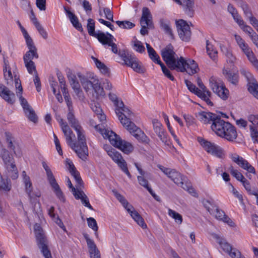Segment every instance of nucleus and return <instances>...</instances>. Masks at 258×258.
Wrapping results in <instances>:
<instances>
[{
  "label": "nucleus",
  "instance_id": "nucleus-57",
  "mask_svg": "<svg viewBox=\"0 0 258 258\" xmlns=\"http://www.w3.org/2000/svg\"><path fill=\"white\" fill-rule=\"evenodd\" d=\"M181 187L184 190L188 191V192L193 197L196 198L198 197V193L197 192L195 188L191 186L190 183L186 182L185 183H184V185H183V186Z\"/></svg>",
  "mask_w": 258,
  "mask_h": 258
},
{
  "label": "nucleus",
  "instance_id": "nucleus-24",
  "mask_svg": "<svg viewBox=\"0 0 258 258\" xmlns=\"http://www.w3.org/2000/svg\"><path fill=\"white\" fill-rule=\"evenodd\" d=\"M197 117L203 123L207 124L213 122L217 119H219V117L217 114L206 111H201L198 113Z\"/></svg>",
  "mask_w": 258,
  "mask_h": 258
},
{
  "label": "nucleus",
  "instance_id": "nucleus-46",
  "mask_svg": "<svg viewBox=\"0 0 258 258\" xmlns=\"http://www.w3.org/2000/svg\"><path fill=\"white\" fill-rule=\"evenodd\" d=\"M168 214L170 217L174 219L176 223L180 224L182 222V216L175 211L171 209H168Z\"/></svg>",
  "mask_w": 258,
  "mask_h": 258
},
{
  "label": "nucleus",
  "instance_id": "nucleus-37",
  "mask_svg": "<svg viewBox=\"0 0 258 258\" xmlns=\"http://www.w3.org/2000/svg\"><path fill=\"white\" fill-rule=\"evenodd\" d=\"M220 48L222 53L226 56L227 61L231 63H233L236 60V58L232 54L231 51L224 45H220Z\"/></svg>",
  "mask_w": 258,
  "mask_h": 258
},
{
  "label": "nucleus",
  "instance_id": "nucleus-19",
  "mask_svg": "<svg viewBox=\"0 0 258 258\" xmlns=\"http://www.w3.org/2000/svg\"><path fill=\"white\" fill-rule=\"evenodd\" d=\"M5 137L8 148L12 151L16 156L20 157L22 155L21 149L15 142L12 135L9 132H6Z\"/></svg>",
  "mask_w": 258,
  "mask_h": 258
},
{
  "label": "nucleus",
  "instance_id": "nucleus-14",
  "mask_svg": "<svg viewBox=\"0 0 258 258\" xmlns=\"http://www.w3.org/2000/svg\"><path fill=\"white\" fill-rule=\"evenodd\" d=\"M176 27L180 38L183 41H188L190 39L191 31L186 21L182 19L176 21Z\"/></svg>",
  "mask_w": 258,
  "mask_h": 258
},
{
  "label": "nucleus",
  "instance_id": "nucleus-55",
  "mask_svg": "<svg viewBox=\"0 0 258 258\" xmlns=\"http://www.w3.org/2000/svg\"><path fill=\"white\" fill-rule=\"evenodd\" d=\"M248 91L258 99V84L250 83L248 87Z\"/></svg>",
  "mask_w": 258,
  "mask_h": 258
},
{
  "label": "nucleus",
  "instance_id": "nucleus-33",
  "mask_svg": "<svg viewBox=\"0 0 258 258\" xmlns=\"http://www.w3.org/2000/svg\"><path fill=\"white\" fill-rule=\"evenodd\" d=\"M223 74L227 80L233 85H236L238 82V74L237 72H231L227 69H223Z\"/></svg>",
  "mask_w": 258,
  "mask_h": 258
},
{
  "label": "nucleus",
  "instance_id": "nucleus-17",
  "mask_svg": "<svg viewBox=\"0 0 258 258\" xmlns=\"http://www.w3.org/2000/svg\"><path fill=\"white\" fill-rule=\"evenodd\" d=\"M230 158L233 162L236 163L240 168L247 171L248 173L254 174V168L245 159L237 154H232Z\"/></svg>",
  "mask_w": 258,
  "mask_h": 258
},
{
  "label": "nucleus",
  "instance_id": "nucleus-8",
  "mask_svg": "<svg viewBox=\"0 0 258 258\" xmlns=\"http://www.w3.org/2000/svg\"><path fill=\"white\" fill-rule=\"evenodd\" d=\"M34 233L38 247L45 258H52L50 251L48 246V242L40 225L35 224Z\"/></svg>",
  "mask_w": 258,
  "mask_h": 258
},
{
  "label": "nucleus",
  "instance_id": "nucleus-23",
  "mask_svg": "<svg viewBox=\"0 0 258 258\" xmlns=\"http://www.w3.org/2000/svg\"><path fill=\"white\" fill-rule=\"evenodd\" d=\"M84 237L86 240L90 258H101L100 252L94 241L89 238L87 234H84Z\"/></svg>",
  "mask_w": 258,
  "mask_h": 258
},
{
  "label": "nucleus",
  "instance_id": "nucleus-54",
  "mask_svg": "<svg viewBox=\"0 0 258 258\" xmlns=\"http://www.w3.org/2000/svg\"><path fill=\"white\" fill-rule=\"evenodd\" d=\"M116 24L122 29H131L135 27V25L128 21H116Z\"/></svg>",
  "mask_w": 258,
  "mask_h": 258
},
{
  "label": "nucleus",
  "instance_id": "nucleus-9",
  "mask_svg": "<svg viewBox=\"0 0 258 258\" xmlns=\"http://www.w3.org/2000/svg\"><path fill=\"white\" fill-rule=\"evenodd\" d=\"M209 83L211 89L222 99L225 100L228 98L229 90L225 87L222 80L212 77L209 80Z\"/></svg>",
  "mask_w": 258,
  "mask_h": 258
},
{
  "label": "nucleus",
  "instance_id": "nucleus-28",
  "mask_svg": "<svg viewBox=\"0 0 258 258\" xmlns=\"http://www.w3.org/2000/svg\"><path fill=\"white\" fill-rule=\"evenodd\" d=\"M197 84L200 88L202 94L203 95L202 96V99L204 100L207 104L212 105L213 103L210 99V97L211 96V93L204 85L202 80L200 78L197 79Z\"/></svg>",
  "mask_w": 258,
  "mask_h": 258
},
{
  "label": "nucleus",
  "instance_id": "nucleus-12",
  "mask_svg": "<svg viewBox=\"0 0 258 258\" xmlns=\"http://www.w3.org/2000/svg\"><path fill=\"white\" fill-rule=\"evenodd\" d=\"M152 16L149 9L147 7H144L142 9V15L140 20L142 28L140 33L142 35L148 34V31L147 28H153Z\"/></svg>",
  "mask_w": 258,
  "mask_h": 258
},
{
  "label": "nucleus",
  "instance_id": "nucleus-21",
  "mask_svg": "<svg viewBox=\"0 0 258 258\" xmlns=\"http://www.w3.org/2000/svg\"><path fill=\"white\" fill-rule=\"evenodd\" d=\"M178 4L182 6L184 13L190 17H192L195 13L194 0H174Z\"/></svg>",
  "mask_w": 258,
  "mask_h": 258
},
{
  "label": "nucleus",
  "instance_id": "nucleus-47",
  "mask_svg": "<svg viewBox=\"0 0 258 258\" xmlns=\"http://www.w3.org/2000/svg\"><path fill=\"white\" fill-rule=\"evenodd\" d=\"M22 176L23 177V182L25 184L26 192H28L29 193L30 191V188L32 187V184L30 181V178L29 176L27 175L26 172L25 171L22 172Z\"/></svg>",
  "mask_w": 258,
  "mask_h": 258
},
{
  "label": "nucleus",
  "instance_id": "nucleus-49",
  "mask_svg": "<svg viewBox=\"0 0 258 258\" xmlns=\"http://www.w3.org/2000/svg\"><path fill=\"white\" fill-rule=\"evenodd\" d=\"M87 27L89 34L92 36L95 37L97 33L95 32V22L92 19L89 18L88 20Z\"/></svg>",
  "mask_w": 258,
  "mask_h": 258
},
{
  "label": "nucleus",
  "instance_id": "nucleus-32",
  "mask_svg": "<svg viewBox=\"0 0 258 258\" xmlns=\"http://www.w3.org/2000/svg\"><path fill=\"white\" fill-rule=\"evenodd\" d=\"M74 197L77 200H81L82 204H83L84 206L88 208L90 210H93L92 206L89 203L87 196L85 194L83 191L77 189V192L75 193Z\"/></svg>",
  "mask_w": 258,
  "mask_h": 258
},
{
  "label": "nucleus",
  "instance_id": "nucleus-42",
  "mask_svg": "<svg viewBox=\"0 0 258 258\" xmlns=\"http://www.w3.org/2000/svg\"><path fill=\"white\" fill-rule=\"evenodd\" d=\"M131 216L133 219L137 222V223L143 229L147 227V225L145 223L143 218L141 216V215L138 213L137 211H133V213H132Z\"/></svg>",
  "mask_w": 258,
  "mask_h": 258
},
{
  "label": "nucleus",
  "instance_id": "nucleus-53",
  "mask_svg": "<svg viewBox=\"0 0 258 258\" xmlns=\"http://www.w3.org/2000/svg\"><path fill=\"white\" fill-rule=\"evenodd\" d=\"M88 226L95 232V235L98 236L97 230L98 227L96 220L94 218L90 217L87 218Z\"/></svg>",
  "mask_w": 258,
  "mask_h": 258
},
{
  "label": "nucleus",
  "instance_id": "nucleus-56",
  "mask_svg": "<svg viewBox=\"0 0 258 258\" xmlns=\"http://www.w3.org/2000/svg\"><path fill=\"white\" fill-rule=\"evenodd\" d=\"M202 204L204 207L211 214H214V211L215 206L209 200L203 199L202 200Z\"/></svg>",
  "mask_w": 258,
  "mask_h": 258
},
{
  "label": "nucleus",
  "instance_id": "nucleus-50",
  "mask_svg": "<svg viewBox=\"0 0 258 258\" xmlns=\"http://www.w3.org/2000/svg\"><path fill=\"white\" fill-rule=\"evenodd\" d=\"M28 195L29 199L31 203H34L37 201V199L41 196V192L39 190H36L34 191H32V187L30 188V191L29 193L26 192Z\"/></svg>",
  "mask_w": 258,
  "mask_h": 258
},
{
  "label": "nucleus",
  "instance_id": "nucleus-10",
  "mask_svg": "<svg viewBox=\"0 0 258 258\" xmlns=\"http://www.w3.org/2000/svg\"><path fill=\"white\" fill-rule=\"evenodd\" d=\"M42 166L45 170L46 174L47 175V180L49 181L50 185L53 189V191L55 194L56 197L59 200L62 202H65L64 196L59 186L56 182L55 178L51 171L49 167L47 165L46 163L44 161L42 162Z\"/></svg>",
  "mask_w": 258,
  "mask_h": 258
},
{
  "label": "nucleus",
  "instance_id": "nucleus-52",
  "mask_svg": "<svg viewBox=\"0 0 258 258\" xmlns=\"http://www.w3.org/2000/svg\"><path fill=\"white\" fill-rule=\"evenodd\" d=\"M93 58L96 67L102 74H107L108 73V69L103 63L96 58L93 57Z\"/></svg>",
  "mask_w": 258,
  "mask_h": 258
},
{
  "label": "nucleus",
  "instance_id": "nucleus-30",
  "mask_svg": "<svg viewBox=\"0 0 258 258\" xmlns=\"http://www.w3.org/2000/svg\"><path fill=\"white\" fill-rule=\"evenodd\" d=\"M95 37L104 45H108L112 41L116 40L114 37L110 33L105 34L100 31L97 33Z\"/></svg>",
  "mask_w": 258,
  "mask_h": 258
},
{
  "label": "nucleus",
  "instance_id": "nucleus-64",
  "mask_svg": "<svg viewBox=\"0 0 258 258\" xmlns=\"http://www.w3.org/2000/svg\"><path fill=\"white\" fill-rule=\"evenodd\" d=\"M4 75L7 84L13 81V76L10 68H9L7 71L4 70Z\"/></svg>",
  "mask_w": 258,
  "mask_h": 258
},
{
  "label": "nucleus",
  "instance_id": "nucleus-60",
  "mask_svg": "<svg viewBox=\"0 0 258 258\" xmlns=\"http://www.w3.org/2000/svg\"><path fill=\"white\" fill-rule=\"evenodd\" d=\"M159 64L161 66L164 75L170 80L174 81L175 80L174 76L171 74L170 71L166 67L164 63L161 62Z\"/></svg>",
  "mask_w": 258,
  "mask_h": 258
},
{
  "label": "nucleus",
  "instance_id": "nucleus-58",
  "mask_svg": "<svg viewBox=\"0 0 258 258\" xmlns=\"http://www.w3.org/2000/svg\"><path fill=\"white\" fill-rule=\"evenodd\" d=\"M241 182L249 194L254 195L255 197L257 196L258 194L255 191L251 190L250 183L245 178V179L242 180Z\"/></svg>",
  "mask_w": 258,
  "mask_h": 258
},
{
  "label": "nucleus",
  "instance_id": "nucleus-36",
  "mask_svg": "<svg viewBox=\"0 0 258 258\" xmlns=\"http://www.w3.org/2000/svg\"><path fill=\"white\" fill-rule=\"evenodd\" d=\"M147 51L149 57L155 63L160 64L162 61L160 59L159 56L157 54L155 50L149 44L146 43Z\"/></svg>",
  "mask_w": 258,
  "mask_h": 258
},
{
  "label": "nucleus",
  "instance_id": "nucleus-6",
  "mask_svg": "<svg viewBox=\"0 0 258 258\" xmlns=\"http://www.w3.org/2000/svg\"><path fill=\"white\" fill-rule=\"evenodd\" d=\"M99 131L104 138L108 139L113 146L120 149L124 153L128 154L133 151L134 149L133 145L130 142L122 140L113 131L100 128Z\"/></svg>",
  "mask_w": 258,
  "mask_h": 258
},
{
  "label": "nucleus",
  "instance_id": "nucleus-26",
  "mask_svg": "<svg viewBox=\"0 0 258 258\" xmlns=\"http://www.w3.org/2000/svg\"><path fill=\"white\" fill-rule=\"evenodd\" d=\"M234 37L237 45L247 58L253 55V52L251 48L240 36L235 34Z\"/></svg>",
  "mask_w": 258,
  "mask_h": 258
},
{
  "label": "nucleus",
  "instance_id": "nucleus-44",
  "mask_svg": "<svg viewBox=\"0 0 258 258\" xmlns=\"http://www.w3.org/2000/svg\"><path fill=\"white\" fill-rule=\"evenodd\" d=\"M228 171L238 181L241 182L242 180L245 179L244 176L238 170L234 169L233 166L230 165L228 168Z\"/></svg>",
  "mask_w": 258,
  "mask_h": 258
},
{
  "label": "nucleus",
  "instance_id": "nucleus-22",
  "mask_svg": "<svg viewBox=\"0 0 258 258\" xmlns=\"http://www.w3.org/2000/svg\"><path fill=\"white\" fill-rule=\"evenodd\" d=\"M178 4L182 6L184 13L190 17H192L195 13L194 0H174Z\"/></svg>",
  "mask_w": 258,
  "mask_h": 258
},
{
  "label": "nucleus",
  "instance_id": "nucleus-1",
  "mask_svg": "<svg viewBox=\"0 0 258 258\" xmlns=\"http://www.w3.org/2000/svg\"><path fill=\"white\" fill-rule=\"evenodd\" d=\"M161 55L167 66L171 70H176L181 72H186L190 75L196 73L199 70L198 64L195 60H185L183 57L178 56L174 51L173 46L168 44L162 50Z\"/></svg>",
  "mask_w": 258,
  "mask_h": 258
},
{
  "label": "nucleus",
  "instance_id": "nucleus-27",
  "mask_svg": "<svg viewBox=\"0 0 258 258\" xmlns=\"http://www.w3.org/2000/svg\"><path fill=\"white\" fill-rule=\"evenodd\" d=\"M68 77L70 83L76 95H77L80 99H83V92L79 82L77 80L76 76L71 74L68 75Z\"/></svg>",
  "mask_w": 258,
  "mask_h": 258
},
{
  "label": "nucleus",
  "instance_id": "nucleus-18",
  "mask_svg": "<svg viewBox=\"0 0 258 258\" xmlns=\"http://www.w3.org/2000/svg\"><path fill=\"white\" fill-rule=\"evenodd\" d=\"M18 96L27 117L30 121L34 123L36 122L37 121V117L34 110L28 104V101L22 96V94H19V96Z\"/></svg>",
  "mask_w": 258,
  "mask_h": 258
},
{
  "label": "nucleus",
  "instance_id": "nucleus-39",
  "mask_svg": "<svg viewBox=\"0 0 258 258\" xmlns=\"http://www.w3.org/2000/svg\"><path fill=\"white\" fill-rule=\"evenodd\" d=\"M93 88L97 96H103L104 95L103 88L101 86L99 81L98 79L93 77Z\"/></svg>",
  "mask_w": 258,
  "mask_h": 258
},
{
  "label": "nucleus",
  "instance_id": "nucleus-34",
  "mask_svg": "<svg viewBox=\"0 0 258 258\" xmlns=\"http://www.w3.org/2000/svg\"><path fill=\"white\" fill-rule=\"evenodd\" d=\"M91 108L93 112H94L97 116V117L101 121L105 120L106 116L102 112L100 104L96 102H93L91 103Z\"/></svg>",
  "mask_w": 258,
  "mask_h": 258
},
{
  "label": "nucleus",
  "instance_id": "nucleus-41",
  "mask_svg": "<svg viewBox=\"0 0 258 258\" xmlns=\"http://www.w3.org/2000/svg\"><path fill=\"white\" fill-rule=\"evenodd\" d=\"M39 57L38 54L37 53V49H29L26 52L25 54L23 56L24 61H32L34 58H38Z\"/></svg>",
  "mask_w": 258,
  "mask_h": 258
},
{
  "label": "nucleus",
  "instance_id": "nucleus-3",
  "mask_svg": "<svg viewBox=\"0 0 258 258\" xmlns=\"http://www.w3.org/2000/svg\"><path fill=\"white\" fill-rule=\"evenodd\" d=\"M115 113L124 127L140 142L148 143L149 139L141 130L137 127L131 120L134 116L133 113L127 107L121 110L115 109Z\"/></svg>",
  "mask_w": 258,
  "mask_h": 258
},
{
  "label": "nucleus",
  "instance_id": "nucleus-11",
  "mask_svg": "<svg viewBox=\"0 0 258 258\" xmlns=\"http://www.w3.org/2000/svg\"><path fill=\"white\" fill-rule=\"evenodd\" d=\"M198 141L208 153L219 158H223L225 157L224 150L214 143L210 142L203 138H199Z\"/></svg>",
  "mask_w": 258,
  "mask_h": 258
},
{
  "label": "nucleus",
  "instance_id": "nucleus-61",
  "mask_svg": "<svg viewBox=\"0 0 258 258\" xmlns=\"http://www.w3.org/2000/svg\"><path fill=\"white\" fill-rule=\"evenodd\" d=\"M133 48L136 51L140 53H143L145 51V47L143 45L142 42L138 40L134 41Z\"/></svg>",
  "mask_w": 258,
  "mask_h": 258
},
{
  "label": "nucleus",
  "instance_id": "nucleus-43",
  "mask_svg": "<svg viewBox=\"0 0 258 258\" xmlns=\"http://www.w3.org/2000/svg\"><path fill=\"white\" fill-rule=\"evenodd\" d=\"M206 49L208 54L212 59H215L217 57L218 52L208 40L206 41Z\"/></svg>",
  "mask_w": 258,
  "mask_h": 258
},
{
  "label": "nucleus",
  "instance_id": "nucleus-16",
  "mask_svg": "<svg viewBox=\"0 0 258 258\" xmlns=\"http://www.w3.org/2000/svg\"><path fill=\"white\" fill-rule=\"evenodd\" d=\"M109 156L115 162L120 168L127 175L129 178H131V174L128 171L127 164L122 158L121 154L115 149L113 151H109Z\"/></svg>",
  "mask_w": 258,
  "mask_h": 258
},
{
  "label": "nucleus",
  "instance_id": "nucleus-15",
  "mask_svg": "<svg viewBox=\"0 0 258 258\" xmlns=\"http://www.w3.org/2000/svg\"><path fill=\"white\" fill-rule=\"evenodd\" d=\"M152 123L154 131L160 140L165 145L169 146L171 144L170 140L161 122L157 119H154Z\"/></svg>",
  "mask_w": 258,
  "mask_h": 258
},
{
  "label": "nucleus",
  "instance_id": "nucleus-51",
  "mask_svg": "<svg viewBox=\"0 0 258 258\" xmlns=\"http://www.w3.org/2000/svg\"><path fill=\"white\" fill-rule=\"evenodd\" d=\"M70 173L76 180L77 183V185L76 186L77 188L81 189L83 186V182L80 175L79 172L77 170H76L74 172H71Z\"/></svg>",
  "mask_w": 258,
  "mask_h": 258
},
{
  "label": "nucleus",
  "instance_id": "nucleus-40",
  "mask_svg": "<svg viewBox=\"0 0 258 258\" xmlns=\"http://www.w3.org/2000/svg\"><path fill=\"white\" fill-rule=\"evenodd\" d=\"M185 83L188 89L195 95H197L199 97L202 99V96L203 95L202 94L201 90L194 85L190 81L188 80H185Z\"/></svg>",
  "mask_w": 258,
  "mask_h": 258
},
{
  "label": "nucleus",
  "instance_id": "nucleus-5",
  "mask_svg": "<svg viewBox=\"0 0 258 258\" xmlns=\"http://www.w3.org/2000/svg\"><path fill=\"white\" fill-rule=\"evenodd\" d=\"M108 46L111 47V50L113 53L118 54L123 61L124 64L132 68L134 71L138 73L143 74L145 72V68L134 55H132L125 50H120L118 52L117 45L114 42V41H112Z\"/></svg>",
  "mask_w": 258,
  "mask_h": 258
},
{
  "label": "nucleus",
  "instance_id": "nucleus-31",
  "mask_svg": "<svg viewBox=\"0 0 258 258\" xmlns=\"http://www.w3.org/2000/svg\"><path fill=\"white\" fill-rule=\"evenodd\" d=\"M64 10L66 12L67 17L70 19L73 26L78 31L82 32L83 30L82 26L81 24L79 22V20L77 17L66 7H64Z\"/></svg>",
  "mask_w": 258,
  "mask_h": 258
},
{
  "label": "nucleus",
  "instance_id": "nucleus-13",
  "mask_svg": "<svg viewBox=\"0 0 258 258\" xmlns=\"http://www.w3.org/2000/svg\"><path fill=\"white\" fill-rule=\"evenodd\" d=\"M158 168L169 178H170L175 184L182 187L185 183V177L183 176L179 172L174 169L168 168L162 165H159Z\"/></svg>",
  "mask_w": 258,
  "mask_h": 258
},
{
  "label": "nucleus",
  "instance_id": "nucleus-20",
  "mask_svg": "<svg viewBox=\"0 0 258 258\" xmlns=\"http://www.w3.org/2000/svg\"><path fill=\"white\" fill-rule=\"evenodd\" d=\"M56 119L59 122L66 137L67 144L71 147L72 142H73V138L75 137V135L73 134L68 124L66 122H63V119L60 118V120H58V118H56Z\"/></svg>",
  "mask_w": 258,
  "mask_h": 258
},
{
  "label": "nucleus",
  "instance_id": "nucleus-4",
  "mask_svg": "<svg viewBox=\"0 0 258 258\" xmlns=\"http://www.w3.org/2000/svg\"><path fill=\"white\" fill-rule=\"evenodd\" d=\"M211 129L217 136L229 142H233L237 137L235 127L229 122L221 119V117L213 122Z\"/></svg>",
  "mask_w": 258,
  "mask_h": 258
},
{
  "label": "nucleus",
  "instance_id": "nucleus-7",
  "mask_svg": "<svg viewBox=\"0 0 258 258\" xmlns=\"http://www.w3.org/2000/svg\"><path fill=\"white\" fill-rule=\"evenodd\" d=\"M0 158L2 159L4 163L7 170L8 176L12 179H16L18 177V171L15 164L14 159L9 151L4 148L1 141Z\"/></svg>",
  "mask_w": 258,
  "mask_h": 258
},
{
  "label": "nucleus",
  "instance_id": "nucleus-29",
  "mask_svg": "<svg viewBox=\"0 0 258 258\" xmlns=\"http://www.w3.org/2000/svg\"><path fill=\"white\" fill-rule=\"evenodd\" d=\"M214 214H215V218L218 220L223 221L231 227L235 226V223L225 214L223 211L215 207L214 208Z\"/></svg>",
  "mask_w": 258,
  "mask_h": 258
},
{
  "label": "nucleus",
  "instance_id": "nucleus-48",
  "mask_svg": "<svg viewBox=\"0 0 258 258\" xmlns=\"http://www.w3.org/2000/svg\"><path fill=\"white\" fill-rule=\"evenodd\" d=\"M217 242L221 248L228 253L233 249L232 246L224 239L218 238H217Z\"/></svg>",
  "mask_w": 258,
  "mask_h": 258
},
{
  "label": "nucleus",
  "instance_id": "nucleus-25",
  "mask_svg": "<svg viewBox=\"0 0 258 258\" xmlns=\"http://www.w3.org/2000/svg\"><path fill=\"white\" fill-rule=\"evenodd\" d=\"M0 96L8 103L13 104L15 102V95L5 85L0 84Z\"/></svg>",
  "mask_w": 258,
  "mask_h": 258
},
{
  "label": "nucleus",
  "instance_id": "nucleus-35",
  "mask_svg": "<svg viewBox=\"0 0 258 258\" xmlns=\"http://www.w3.org/2000/svg\"><path fill=\"white\" fill-rule=\"evenodd\" d=\"M77 76L79 78L80 81L86 91H88L93 88V77L91 80H88L84 76L82 75L81 73H77Z\"/></svg>",
  "mask_w": 258,
  "mask_h": 258
},
{
  "label": "nucleus",
  "instance_id": "nucleus-63",
  "mask_svg": "<svg viewBox=\"0 0 258 258\" xmlns=\"http://www.w3.org/2000/svg\"><path fill=\"white\" fill-rule=\"evenodd\" d=\"M137 178L138 182L141 185L146 188L147 190L151 188L149 185L148 181L143 176H138Z\"/></svg>",
  "mask_w": 258,
  "mask_h": 258
},
{
  "label": "nucleus",
  "instance_id": "nucleus-38",
  "mask_svg": "<svg viewBox=\"0 0 258 258\" xmlns=\"http://www.w3.org/2000/svg\"><path fill=\"white\" fill-rule=\"evenodd\" d=\"M160 26L161 28L167 34L169 35L171 37H173V34L172 29L170 27V22L168 20L162 19L160 21Z\"/></svg>",
  "mask_w": 258,
  "mask_h": 258
},
{
  "label": "nucleus",
  "instance_id": "nucleus-59",
  "mask_svg": "<svg viewBox=\"0 0 258 258\" xmlns=\"http://www.w3.org/2000/svg\"><path fill=\"white\" fill-rule=\"evenodd\" d=\"M24 63L28 73L30 74H32L34 72L35 75V72H37V71L34 62L33 61H30L26 60V61H24Z\"/></svg>",
  "mask_w": 258,
  "mask_h": 258
},
{
  "label": "nucleus",
  "instance_id": "nucleus-2",
  "mask_svg": "<svg viewBox=\"0 0 258 258\" xmlns=\"http://www.w3.org/2000/svg\"><path fill=\"white\" fill-rule=\"evenodd\" d=\"M67 119L71 126L76 131L77 141L72 142L71 148L77 153L78 157L83 161H86L88 156V148L84 131L80 125L78 120L76 118L73 111L68 112Z\"/></svg>",
  "mask_w": 258,
  "mask_h": 258
},
{
  "label": "nucleus",
  "instance_id": "nucleus-45",
  "mask_svg": "<svg viewBox=\"0 0 258 258\" xmlns=\"http://www.w3.org/2000/svg\"><path fill=\"white\" fill-rule=\"evenodd\" d=\"M11 189V181L9 179H3L1 175L0 178V190L9 191Z\"/></svg>",
  "mask_w": 258,
  "mask_h": 258
},
{
  "label": "nucleus",
  "instance_id": "nucleus-62",
  "mask_svg": "<svg viewBox=\"0 0 258 258\" xmlns=\"http://www.w3.org/2000/svg\"><path fill=\"white\" fill-rule=\"evenodd\" d=\"M250 136L254 143H258V131L253 125H250Z\"/></svg>",
  "mask_w": 258,
  "mask_h": 258
}]
</instances>
